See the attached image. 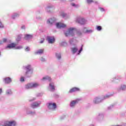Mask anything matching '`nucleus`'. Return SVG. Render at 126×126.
<instances>
[{"mask_svg":"<svg viewBox=\"0 0 126 126\" xmlns=\"http://www.w3.org/2000/svg\"><path fill=\"white\" fill-rule=\"evenodd\" d=\"M15 121H10V122H6L4 123L3 126H15Z\"/></svg>","mask_w":126,"mask_h":126,"instance_id":"f257e3e1","label":"nucleus"},{"mask_svg":"<svg viewBox=\"0 0 126 126\" xmlns=\"http://www.w3.org/2000/svg\"><path fill=\"white\" fill-rule=\"evenodd\" d=\"M48 107L49 108H52V109H56L57 108L56 103H49Z\"/></svg>","mask_w":126,"mask_h":126,"instance_id":"f03ea898","label":"nucleus"},{"mask_svg":"<svg viewBox=\"0 0 126 126\" xmlns=\"http://www.w3.org/2000/svg\"><path fill=\"white\" fill-rule=\"evenodd\" d=\"M16 45L14 43H11L9 44L6 48H8L9 49H12V48H14Z\"/></svg>","mask_w":126,"mask_h":126,"instance_id":"7ed1b4c3","label":"nucleus"},{"mask_svg":"<svg viewBox=\"0 0 126 126\" xmlns=\"http://www.w3.org/2000/svg\"><path fill=\"white\" fill-rule=\"evenodd\" d=\"M76 91H79V89L73 88L70 90V93H72V92H76Z\"/></svg>","mask_w":126,"mask_h":126,"instance_id":"20e7f679","label":"nucleus"},{"mask_svg":"<svg viewBox=\"0 0 126 126\" xmlns=\"http://www.w3.org/2000/svg\"><path fill=\"white\" fill-rule=\"evenodd\" d=\"M48 40L49 43H54V42H55V38H54V37L51 38L50 37H48Z\"/></svg>","mask_w":126,"mask_h":126,"instance_id":"39448f33","label":"nucleus"},{"mask_svg":"<svg viewBox=\"0 0 126 126\" xmlns=\"http://www.w3.org/2000/svg\"><path fill=\"white\" fill-rule=\"evenodd\" d=\"M5 83H10V82H11V79L10 78H6L4 79Z\"/></svg>","mask_w":126,"mask_h":126,"instance_id":"423d86ee","label":"nucleus"},{"mask_svg":"<svg viewBox=\"0 0 126 126\" xmlns=\"http://www.w3.org/2000/svg\"><path fill=\"white\" fill-rule=\"evenodd\" d=\"M56 26L57 27H60V28L62 27H65V25L62 24L60 23L56 24Z\"/></svg>","mask_w":126,"mask_h":126,"instance_id":"0eeeda50","label":"nucleus"},{"mask_svg":"<svg viewBox=\"0 0 126 126\" xmlns=\"http://www.w3.org/2000/svg\"><path fill=\"white\" fill-rule=\"evenodd\" d=\"M76 103V102H75V101H72L70 104L71 107H73V106H74V105H75Z\"/></svg>","mask_w":126,"mask_h":126,"instance_id":"6e6552de","label":"nucleus"},{"mask_svg":"<svg viewBox=\"0 0 126 126\" xmlns=\"http://www.w3.org/2000/svg\"><path fill=\"white\" fill-rule=\"evenodd\" d=\"M72 52L74 54V53H76V52H77V48H73Z\"/></svg>","mask_w":126,"mask_h":126,"instance_id":"1a4fd4ad","label":"nucleus"},{"mask_svg":"<svg viewBox=\"0 0 126 126\" xmlns=\"http://www.w3.org/2000/svg\"><path fill=\"white\" fill-rule=\"evenodd\" d=\"M101 30H102V27L101 26H98L97 27V30H98V31H100Z\"/></svg>","mask_w":126,"mask_h":126,"instance_id":"9d476101","label":"nucleus"},{"mask_svg":"<svg viewBox=\"0 0 126 126\" xmlns=\"http://www.w3.org/2000/svg\"><path fill=\"white\" fill-rule=\"evenodd\" d=\"M37 106H39V104L37 103H35L32 105L33 108H34V107H37Z\"/></svg>","mask_w":126,"mask_h":126,"instance_id":"9b49d317","label":"nucleus"},{"mask_svg":"<svg viewBox=\"0 0 126 126\" xmlns=\"http://www.w3.org/2000/svg\"><path fill=\"white\" fill-rule=\"evenodd\" d=\"M43 52H44V50L43 49H41L37 52V53L42 54V53H43Z\"/></svg>","mask_w":126,"mask_h":126,"instance_id":"f8f14e48","label":"nucleus"},{"mask_svg":"<svg viewBox=\"0 0 126 126\" xmlns=\"http://www.w3.org/2000/svg\"><path fill=\"white\" fill-rule=\"evenodd\" d=\"M37 86H38V84L35 83L32 85V87H36Z\"/></svg>","mask_w":126,"mask_h":126,"instance_id":"ddd939ff","label":"nucleus"},{"mask_svg":"<svg viewBox=\"0 0 126 126\" xmlns=\"http://www.w3.org/2000/svg\"><path fill=\"white\" fill-rule=\"evenodd\" d=\"M6 41H7V40H6V39H5V38H4V39H3V42L4 43H5V42H6Z\"/></svg>","mask_w":126,"mask_h":126,"instance_id":"4468645a","label":"nucleus"},{"mask_svg":"<svg viewBox=\"0 0 126 126\" xmlns=\"http://www.w3.org/2000/svg\"><path fill=\"white\" fill-rule=\"evenodd\" d=\"M0 27H3V25H2V24L0 22Z\"/></svg>","mask_w":126,"mask_h":126,"instance_id":"2eb2a0df","label":"nucleus"},{"mask_svg":"<svg viewBox=\"0 0 126 126\" xmlns=\"http://www.w3.org/2000/svg\"><path fill=\"white\" fill-rule=\"evenodd\" d=\"M21 81H24V78L23 77L21 78Z\"/></svg>","mask_w":126,"mask_h":126,"instance_id":"dca6fc26","label":"nucleus"},{"mask_svg":"<svg viewBox=\"0 0 126 126\" xmlns=\"http://www.w3.org/2000/svg\"><path fill=\"white\" fill-rule=\"evenodd\" d=\"M51 86L52 89H55V87H54V86Z\"/></svg>","mask_w":126,"mask_h":126,"instance_id":"f3484780","label":"nucleus"},{"mask_svg":"<svg viewBox=\"0 0 126 126\" xmlns=\"http://www.w3.org/2000/svg\"><path fill=\"white\" fill-rule=\"evenodd\" d=\"M1 92H2V90H1V89H0V93H1Z\"/></svg>","mask_w":126,"mask_h":126,"instance_id":"a211bd4d","label":"nucleus"},{"mask_svg":"<svg viewBox=\"0 0 126 126\" xmlns=\"http://www.w3.org/2000/svg\"><path fill=\"white\" fill-rule=\"evenodd\" d=\"M88 2H90V1L89 0H88Z\"/></svg>","mask_w":126,"mask_h":126,"instance_id":"6ab92c4d","label":"nucleus"}]
</instances>
